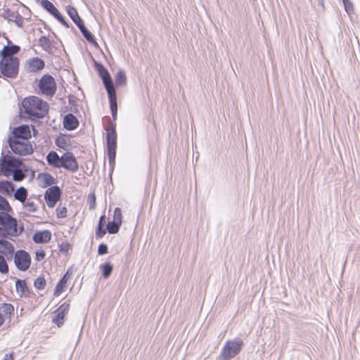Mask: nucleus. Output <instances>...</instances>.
Segmentation results:
<instances>
[{
  "label": "nucleus",
  "mask_w": 360,
  "mask_h": 360,
  "mask_svg": "<svg viewBox=\"0 0 360 360\" xmlns=\"http://www.w3.org/2000/svg\"><path fill=\"white\" fill-rule=\"evenodd\" d=\"M22 108L23 112L31 119L43 118L49 110L47 103L37 96L25 98L22 102Z\"/></svg>",
  "instance_id": "f257e3e1"
},
{
  "label": "nucleus",
  "mask_w": 360,
  "mask_h": 360,
  "mask_svg": "<svg viewBox=\"0 0 360 360\" xmlns=\"http://www.w3.org/2000/svg\"><path fill=\"white\" fill-rule=\"evenodd\" d=\"M108 157L110 165L113 167L115 164L116 148H117V133L115 124L109 122L105 127Z\"/></svg>",
  "instance_id": "f03ea898"
},
{
  "label": "nucleus",
  "mask_w": 360,
  "mask_h": 360,
  "mask_svg": "<svg viewBox=\"0 0 360 360\" xmlns=\"http://www.w3.org/2000/svg\"><path fill=\"white\" fill-rule=\"evenodd\" d=\"M243 346L244 342L239 338L226 341L221 349V351L218 356V359L231 360L240 352Z\"/></svg>",
  "instance_id": "7ed1b4c3"
},
{
  "label": "nucleus",
  "mask_w": 360,
  "mask_h": 360,
  "mask_svg": "<svg viewBox=\"0 0 360 360\" xmlns=\"http://www.w3.org/2000/svg\"><path fill=\"white\" fill-rule=\"evenodd\" d=\"M20 60L17 57L1 58L0 72L7 78L15 79L18 75Z\"/></svg>",
  "instance_id": "20e7f679"
},
{
  "label": "nucleus",
  "mask_w": 360,
  "mask_h": 360,
  "mask_svg": "<svg viewBox=\"0 0 360 360\" xmlns=\"http://www.w3.org/2000/svg\"><path fill=\"white\" fill-rule=\"evenodd\" d=\"M22 164L21 159L12 155H4L1 153L0 158V175L8 177L11 175L13 169L20 167Z\"/></svg>",
  "instance_id": "39448f33"
},
{
  "label": "nucleus",
  "mask_w": 360,
  "mask_h": 360,
  "mask_svg": "<svg viewBox=\"0 0 360 360\" xmlns=\"http://www.w3.org/2000/svg\"><path fill=\"white\" fill-rule=\"evenodd\" d=\"M8 143L12 152L20 156L32 154L34 150L29 141L8 139Z\"/></svg>",
  "instance_id": "423d86ee"
},
{
  "label": "nucleus",
  "mask_w": 360,
  "mask_h": 360,
  "mask_svg": "<svg viewBox=\"0 0 360 360\" xmlns=\"http://www.w3.org/2000/svg\"><path fill=\"white\" fill-rule=\"evenodd\" d=\"M38 87L44 95L52 96L56 91V84L51 75H44L39 80Z\"/></svg>",
  "instance_id": "0eeeda50"
},
{
  "label": "nucleus",
  "mask_w": 360,
  "mask_h": 360,
  "mask_svg": "<svg viewBox=\"0 0 360 360\" xmlns=\"http://www.w3.org/2000/svg\"><path fill=\"white\" fill-rule=\"evenodd\" d=\"M13 260L16 268L22 271H27L31 264V257L24 250H18L14 253Z\"/></svg>",
  "instance_id": "6e6552de"
},
{
  "label": "nucleus",
  "mask_w": 360,
  "mask_h": 360,
  "mask_svg": "<svg viewBox=\"0 0 360 360\" xmlns=\"http://www.w3.org/2000/svg\"><path fill=\"white\" fill-rule=\"evenodd\" d=\"M96 67L108 94L115 92V85L108 70L101 63H96Z\"/></svg>",
  "instance_id": "1a4fd4ad"
},
{
  "label": "nucleus",
  "mask_w": 360,
  "mask_h": 360,
  "mask_svg": "<svg viewBox=\"0 0 360 360\" xmlns=\"http://www.w3.org/2000/svg\"><path fill=\"white\" fill-rule=\"evenodd\" d=\"M60 167L73 173L78 170V162L72 153L65 152L61 156Z\"/></svg>",
  "instance_id": "9d476101"
},
{
  "label": "nucleus",
  "mask_w": 360,
  "mask_h": 360,
  "mask_svg": "<svg viewBox=\"0 0 360 360\" xmlns=\"http://www.w3.org/2000/svg\"><path fill=\"white\" fill-rule=\"evenodd\" d=\"M61 189L58 186L49 187L45 192L44 200L49 207H53L60 199Z\"/></svg>",
  "instance_id": "9b49d317"
},
{
  "label": "nucleus",
  "mask_w": 360,
  "mask_h": 360,
  "mask_svg": "<svg viewBox=\"0 0 360 360\" xmlns=\"http://www.w3.org/2000/svg\"><path fill=\"white\" fill-rule=\"evenodd\" d=\"M12 134V136H9L8 139L29 141L32 136L30 127L26 124L15 127L13 129Z\"/></svg>",
  "instance_id": "f8f14e48"
},
{
  "label": "nucleus",
  "mask_w": 360,
  "mask_h": 360,
  "mask_svg": "<svg viewBox=\"0 0 360 360\" xmlns=\"http://www.w3.org/2000/svg\"><path fill=\"white\" fill-rule=\"evenodd\" d=\"M9 212H0V225L8 228L9 231H18V221L16 219L11 216Z\"/></svg>",
  "instance_id": "ddd939ff"
},
{
  "label": "nucleus",
  "mask_w": 360,
  "mask_h": 360,
  "mask_svg": "<svg viewBox=\"0 0 360 360\" xmlns=\"http://www.w3.org/2000/svg\"><path fill=\"white\" fill-rule=\"evenodd\" d=\"M1 16L8 22H14L20 28L23 27L24 18L18 11H11L8 8L4 9Z\"/></svg>",
  "instance_id": "4468645a"
},
{
  "label": "nucleus",
  "mask_w": 360,
  "mask_h": 360,
  "mask_svg": "<svg viewBox=\"0 0 360 360\" xmlns=\"http://www.w3.org/2000/svg\"><path fill=\"white\" fill-rule=\"evenodd\" d=\"M15 252L14 245L11 242L5 239H0V255L5 256L7 259H10Z\"/></svg>",
  "instance_id": "2eb2a0df"
},
{
  "label": "nucleus",
  "mask_w": 360,
  "mask_h": 360,
  "mask_svg": "<svg viewBox=\"0 0 360 360\" xmlns=\"http://www.w3.org/2000/svg\"><path fill=\"white\" fill-rule=\"evenodd\" d=\"M32 239L35 243H47L51 239V233L49 230L37 231L34 234Z\"/></svg>",
  "instance_id": "dca6fc26"
},
{
  "label": "nucleus",
  "mask_w": 360,
  "mask_h": 360,
  "mask_svg": "<svg viewBox=\"0 0 360 360\" xmlns=\"http://www.w3.org/2000/svg\"><path fill=\"white\" fill-rule=\"evenodd\" d=\"M63 126L67 130H75L79 126V121L72 113H68L64 117Z\"/></svg>",
  "instance_id": "f3484780"
},
{
  "label": "nucleus",
  "mask_w": 360,
  "mask_h": 360,
  "mask_svg": "<svg viewBox=\"0 0 360 360\" xmlns=\"http://www.w3.org/2000/svg\"><path fill=\"white\" fill-rule=\"evenodd\" d=\"M15 288L20 297H30L31 291L27 287L25 280L17 279L15 281Z\"/></svg>",
  "instance_id": "a211bd4d"
},
{
  "label": "nucleus",
  "mask_w": 360,
  "mask_h": 360,
  "mask_svg": "<svg viewBox=\"0 0 360 360\" xmlns=\"http://www.w3.org/2000/svg\"><path fill=\"white\" fill-rule=\"evenodd\" d=\"M20 50V47L18 45L12 44L4 46L0 53L1 58L14 57L13 55L17 54Z\"/></svg>",
  "instance_id": "6ab92c4d"
},
{
  "label": "nucleus",
  "mask_w": 360,
  "mask_h": 360,
  "mask_svg": "<svg viewBox=\"0 0 360 360\" xmlns=\"http://www.w3.org/2000/svg\"><path fill=\"white\" fill-rule=\"evenodd\" d=\"M44 61L39 58H33L28 61V68L31 72H37L44 68Z\"/></svg>",
  "instance_id": "aec40b11"
},
{
  "label": "nucleus",
  "mask_w": 360,
  "mask_h": 360,
  "mask_svg": "<svg viewBox=\"0 0 360 360\" xmlns=\"http://www.w3.org/2000/svg\"><path fill=\"white\" fill-rule=\"evenodd\" d=\"M48 164L55 168H60L61 157L56 151H50L46 155Z\"/></svg>",
  "instance_id": "412c9836"
},
{
  "label": "nucleus",
  "mask_w": 360,
  "mask_h": 360,
  "mask_svg": "<svg viewBox=\"0 0 360 360\" xmlns=\"http://www.w3.org/2000/svg\"><path fill=\"white\" fill-rule=\"evenodd\" d=\"M24 231L23 225H21L19 227V230L14 231H9L8 228L5 226H0V238H8L9 236L12 237H16L20 236L22 231Z\"/></svg>",
  "instance_id": "4be33fe9"
},
{
  "label": "nucleus",
  "mask_w": 360,
  "mask_h": 360,
  "mask_svg": "<svg viewBox=\"0 0 360 360\" xmlns=\"http://www.w3.org/2000/svg\"><path fill=\"white\" fill-rule=\"evenodd\" d=\"M15 190V185L10 181H0V193L5 195H11Z\"/></svg>",
  "instance_id": "5701e85b"
},
{
  "label": "nucleus",
  "mask_w": 360,
  "mask_h": 360,
  "mask_svg": "<svg viewBox=\"0 0 360 360\" xmlns=\"http://www.w3.org/2000/svg\"><path fill=\"white\" fill-rule=\"evenodd\" d=\"M39 178L41 179L42 188L52 186L56 182V179L49 173H41L39 174Z\"/></svg>",
  "instance_id": "b1692460"
},
{
  "label": "nucleus",
  "mask_w": 360,
  "mask_h": 360,
  "mask_svg": "<svg viewBox=\"0 0 360 360\" xmlns=\"http://www.w3.org/2000/svg\"><path fill=\"white\" fill-rule=\"evenodd\" d=\"M109 103L110 106V110L112 116L114 120L117 119V95L116 91L110 94H108Z\"/></svg>",
  "instance_id": "393cba45"
},
{
  "label": "nucleus",
  "mask_w": 360,
  "mask_h": 360,
  "mask_svg": "<svg viewBox=\"0 0 360 360\" xmlns=\"http://www.w3.org/2000/svg\"><path fill=\"white\" fill-rule=\"evenodd\" d=\"M68 271H67V273L60 278V280L56 285L55 290H54V292H53L54 296L58 297L60 295V293L64 291V289L66 287V283H67V281L68 279Z\"/></svg>",
  "instance_id": "a878e982"
},
{
  "label": "nucleus",
  "mask_w": 360,
  "mask_h": 360,
  "mask_svg": "<svg viewBox=\"0 0 360 360\" xmlns=\"http://www.w3.org/2000/svg\"><path fill=\"white\" fill-rule=\"evenodd\" d=\"M40 1L41 6L53 17H55L59 13L56 7L49 0Z\"/></svg>",
  "instance_id": "bb28decb"
},
{
  "label": "nucleus",
  "mask_w": 360,
  "mask_h": 360,
  "mask_svg": "<svg viewBox=\"0 0 360 360\" xmlns=\"http://www.w3.org/2000/svg\"><path fill=\"white\" fill-rule=\"evenodd\" d=\"M27 196V191L25 188L21 186L18 188L15 192L14 193V198L15 200L20 201V202H24Z\"/></svg>",
  "instance_id": "cd10ccee"
},
{
  "label": "nucleus",
  "mask_w": 360,
  "mask_h": 360,
  "mask_svg": "<svg viewBox=\"0 0 360 360\" xmlns=\"http://www.w3.org/2000/svg\"><path fill=\"white\" fill-rule=\"evenodd\" d=\"M115 84L118 86L125 85L127 82V77L124 70H119L115 77Z\"/></svg>",
  "instance_id": "c85d7f7f"
},
{
  "label": "nucleus",
  "mask_w": 360,
  "mask_h": 360,
  "mask_svg": "<svg viewBox=\"0 0 360 360\" xmlns=\"http://www.w3.org/2000/svg\"><path fill=\"white\" fill-rule=\"evenodd\" d=\"M66 10H67V13H68V15L70 16V18L72 20V21L75 23H76V22H79V20H82L81 18L79 17V15H78L77 11L76 10L75 8H74L71 6H67Z\"/></svg>",
  "instance_id": "c756f323"
},
{
  "label": "nucleus",
  "mask_w": 360,
  "mask_h": 360,
  "mask_svg": "<svg viewBox=\"0 0 360 360\" xmlns=\"http://www.w3.org/2000/svg\"><path fill=\"white\" fill-rule=\"evenodd\" d=\"M39 46L46 51H49L52 48V44L50 39L45 37L41 36L39 39Z\"/></svg>",
  "instance_id": "7c9ffc66"
},
{
  "label": "nucleus",
  "mask_w": 360,
  "mask_h": 360,
  "mask_svg": "<svg viewBox=\"0 0 360 360\" xmlns=\"http://www.w3.org/2000/svg\"><path fill=\"white\" fill-rule=\"evenodd\" d=\"M102 271V275L105 278H108L112 274L113 265L110 263H105L100 266Z\"/></svg>",
  "instance_id": "2f4dec72"
},
{
  "label": "nucleus",
  "mask_w": 360,
  "mask_h": 360,
  "mask_svg": "<svg viewBox=\"0 0 360 360\" xmlns=\"http://www.w3.org/2000/svg\"><path fill=\"white\" fill-rule=\"evenodd\" d=\"M53 314H54V316L52 319V321L54 323H56L58 327H60L61 326H63L65 314H64L63 313H60L59 311H58L57 309L55 310V311L53 312Z\"/></svg>",
  "instance_id": "473e14b6"
},
{
  "label": "nucleus",
  "mask_w": 360,
  "mask_h": 360,
  "mask_svg": "<svg viewBox=\"0 0 360 360\" xmlns=\"http://www.w3.org/2000/svg\"><path fill=\"white\" fill-rule=\"evenodd\" d=\"M11 174L13 175V179L15 181H21L25 178V174L20 169V167H16L13 169Z\"/></svg>",
  "instance_id": "72a5a7b5"
},
{
  "label": "nucleus",
  "mask_w": 360,
  "mask_h": 360,
  "mask_svg": "<svg viewBox=\"0 0 360 360\" xmlns=\"http://www.w3.org/2000/svg\"><path fill=\"white\" fill-rule=\"evenodd\" d=\"M122 224H120L115 221H109L108 224L106 225V229L110 234H115L117 233Z\"/></svg>",
  "instance_id": "f704fd0d"
},
{
  "label": "nucleus",
  "mask_w": 360,
  "mask_h": 360,
  "mask_svg": "<svg viewBox=\"0 0 360 360\" xmlns=\"http://www.w3.org/2000/svg\"><path fill=\"white\" fill-rule=\"evenodd\" d=\"M0 210L6 212H12V208L8 200L3 196L0 195Z\"/></svg>",
  "instance_id": "c9c22d12"
},
{
  "label": "nucleus",
  "mask_w": 360,
  "mask_h": 360,
  "mask_svg": "<svg viewBox=\"0 0 360 360\" xmlns=\"http://www.w3.org/2000/svg\"><path fill=\"white\" fill-rule=\"evenodd\" d=\"M46 279L43 276L37 277L34 281V286L37 290H43L46 286Z\"/></svg>",
  "instance_id": "e433bc0d"
},
{
  "label": "nucleus",
  "mask_w": 360,
  "mask_h": 360,
  "mask_svg": "<svg viewBox=\"0 0 360 360\" xmlns=\"http://www.w3.org/2000/svg\"><path fill=\"white\" fill-rule=\"evenodd\" d=\"M9 271L8 265L4 255H0V273L6 274Z\"/></svg>",
  "instance_id": "4c0bfd02"
},
{
  "label": "nucleus",
  "mask_w": 360,
  "mask_h": 360,
  "mask_svg": "<svg viewBox=\"0 0 360 360\" xmlns=\"http://www.w3.org/2000/svg\"><path fill=\"white\" fill-rule=\"evenodd\" d=\"M82 35L86 41L92 44L95 47L98 46V44L95 40L94 36L88 29L82 33Z\"/></svg>",
  "instance_id": "58836bf2"
},
{
  "label": "nucleus",
  "mask_w": 360,
  "mask_h": 360,
  "mask_svg": "<svg viewBox=\"0 0 360 360\" xmlns=\"http://www.w3.org/2000/svg\"><path fill=\"white\" fill-rule=\"evenodd\" d=\"M344 4L345 11L348 15H352L354 12V4L351 0H342Z\"/></svg>",
  "instance_id": "ea45409f"
},
{
  "label": "nucleus",
  "mask_w": 360,
  "mask_h": 360,
  "mask_svg": "<svg viewBox=\"0 0 360 360\" xmlns=\"http://www.w3.org/2000/svg\"><path fill=\"white\" fill-rule=\"evenodd\" d=\"M0 310L6 315L10 316L13 314L14 307L11 304L4 303L1 306Z\"/></svg>",
  "instance_id": "a19ab883"
},
{
  "label": "nucleus",
  "mask_w": 360,
  "mask_h": 360,
  "mask_svg": "<svg viewBox=\"0 0 360 360\" xmlns=\"http://www.w3.org/2000/svg\"><path fill=\"white\" fill-rule=\"evenodd\" d=\"M26 210L31 212H35L37 210V206L33 201L28 200L27 202H22Z\"/></svg>",
  "instance_id": "79ce46f5"
},
{
  "label": "nucleus",
  "mask_w": 360,
  "mask_h": 360,
  "mask_svg": "<svg viewBox=\"0 0 360 360\" xmlns=\"http://www.w3.org/2000/svg\"><path fill=\"white\" fill-rule=\"evenodd\" d=\"M122 211L120 207H116L114 210L113 213V221H115L120 224H122Z\"/></svg>",
  "instance_id": "37998d69"
},
{
  "label": "nucleus",
  "mask_w": 360,
  "mask_h": 360,
  "mask_svg": "<svg viewBox=\"0 0 360 360\" xmlns=\"http://www.w3.org/2000/svg\"><path fill=\"white\" fill-rule=\"evenodd\" d=\"M87 202L89 206V210H94L96 208V195L94 193H90L88 195Z\"/></svg>",
  "instance_id": "c03bdc74"
},
{
  "label": "nucleus",
  "mask_w": 360,
  "mask_h": 360,
  "mask_svg": "<svg viewBox=\"0 0 360 360\" xmlns=\"http://www.w3.org/2000/svg\"><path fill=\"white\" fill-rule=\"evenodd\" d=\"M56 212L58 218H65L67 217V208L65 207L58 206L56 208Z\"/></svg>",
  "instance_id": "a18cd8bd"
},
{
  "label": "nucleus",
  "mask_w": 360,
  "mask_h": 360,
  "mask_svg": "<svg viewBox=\"0 0 360 360\" xmlns=\"http://www.w3.org/2000/svg\"><path fill=\"white\" fill-rule=\"evenodd\" d=\"M105 233H106V229L104 228V226H97V229L96 230V238H103Z\"/></svg>",
  "instance_id": "49530a36"
},
{
  "label": "nucleus",
  "mask_w": 360,
  "mask_h": 360,
  "mask_svg": "<svg viewBox=\"0 0 360 360\" xmlns=\"http://www.w3.org/2000/svg\"><path fill=\"white\" fill-rule=\"evenodd\" d=\"M70 309V304L68 303V302H64L63 303L58 309V311H59L60 313H63L64 314H67L68 311Z\"/></svg>",
  "instance_id": "de8ad7c7"
},
{
  "label": "nucleus",
  "mask_w": 360,
  "mask_h": 360,
  "mask_svg": "<svg viewBox=\"0 0 360 360\" xmlns=\"http://www.w3.org/2000/svg\"><path fill=\"white\" fill-rule=\"evenodd\" d=\"M57 19L62 25H63L65 27L69 28V23L65 20L63 16L60 13V12L54 17Z\"/></svg>",
  "instance_id": "09e8293b"
},
{
  "label": "nucleus",
  "mask_w": 360,
  "mask_h": 360,
  "mask_svg": "<svg viewBox=\"0 0 360 360\" xmlns=\"http://www.w3.org/2000/svg\"><path fill=\"white\" fill-rule=\"evenodd\" d=\"M108 253V246L105 243H101L99 245L98 248V254L99 255H103Z\"/></svg>",
  "instance_id": "8fccbe9b"
},
{
  "label": "nucleus",
  "mask_w": 360,
  "mask_h": 360,
  "mask_svg": "<svg viewBox=\"0 0 360 360\" xmlns=\"http://www.w3.org/2000/svg\"><path fill=\"white\" fill-rule=\"evenodd\" d=\"M70 248V245L68 243H62L60 245V252H68Z\"/></svg>",
  "instance_id": "3c124183"
},
{
  "label": "nucleus",
  "mask_w": 360,
  "mask_h": 360,
  "mask_svg": "<svg viewBox=\"0 0 360 360\" xmlns=\"http://www.w3.org/2000/svg\"><path fill=\"white\" fill-rule=\"evenodd\" d=\"M46 256V253L44 250H39L36 252V259L37 261H41L44 259Z\"/></svg>",
  "instance_id": "603ef678"
},
{
  "label": "nucleus",
  "mask_w": 360,
  "mask_h": 360,
  "mask_svg": "<svg viewBox=\"0 0 360 360\" xmlns=\"http://www.w3.org/2000/svg\"><path fill=\"white\" fill-rule=\"evenodd\" d=\"M76 25L78 27V28L79 29L80 32H82V34L86 31L87 30V28L85 27L82 20H79V22H76Z\"/></svg>",
  "instance_id": "864d4df0"
},
{
  "label": "nucleus",
  "mask_w": 360,
  "mask_h": 360,
  "mask_svg": "<svg viewBox=\"0 0 360 360\" xmlns=\"http://www.w3.org/2000/svg\"><path fill=\"white\" fill-rule=\"evenodd\" d=\"M76 25L78 27V28L79 29L80 32H82V34L86 31L87 30V28L85 27L82 20H79V22H76Z\"/></svg>",
  "instance_id": "5fc2aeb1"
},
{
  "label": "nucleus",
  "mask_w": 360,
  "mask_h": 360,
  "mask_svg": "<svg viewBox=\"0 0 360 360\" xmlns=\"http://www.w3.org/2000/svg\"><path fill=\"white\" fill-rule=\"evenodd\" d=\"M105 223H106V217H105V215L103 214L100 217L98 226H105Z\"/></svg>",
  "instance_id": "6e6d98bb"
},
{
  "label": "nucleus",
  "mask_w": 360,
  "mask_h": 360,
  "mask_svg": "<svg viewBox=\"0 0 360 360\" xmlns=\"http://www.w3.org/2000/svg\"><path fill=\"white\" fill-rule=\"evenodd\" d=\"M4 360H13V353L6 354Z\"/></svg>",
  "instance_id": "4d7b16f0"
},
{
  "label": "nucleus",
  "mask_w": 360,
  "mask_h": 360,
  "mask_svg": "<svg viewBox=\"0 0 360 360\" xmlns=\"http://www.w3.org/2000/svg\"><path fill=\"white\" fill-rule=\"evenodd\" d=\"M317 1V4L318 6H321V9L323 11L325 10V6H324V0H316Z\"/></svg>",
  "instance_id": "13d9d810"
},
{
  "label": "nucleus",
  "mask_w": 360,
  "mask_h": 360,
  "mask_svg": "<svg viewBox=\"0 0 360 360\" xmlns=\"http://www.w3.org/2000/svg\"><path fill=\"white\" fill-rule=\"evenodd\" d=\"M4 319L3 315L0 313V326L4 323Z\"/></svg>",
  "instance_id": "bf43d9fd"
}]
</instances>
